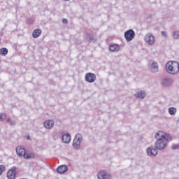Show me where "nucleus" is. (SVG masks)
<instances>
[{"label": "nucleus", "instance_id": "obj_34", "mask_svg": "<svg viewBox=\"0 0 179 179\" xmlns=\"http://www.w3.org/2000/svg\"><path fill=\"white\" fill-rule=\"evenodd\" d=\"M0 44H1V39H0Z\"/></svg>", "mask_w": 179, "mask_h": 179}, {"label": "nucleus", "instance_id": "obj_17", "mask_svg": "<svg viewBox=\"0 0 179 179\" xmlns=\"http://www.w3.org/2000/svg\"><path fill=\"white\" fill-rule=\"evenodd\" d=\"M150 71L154 73L159 71V65L157 64V62H153L151 64Z\"/></svg>", "mask_w": 179, "mask_h": 179}, {"label": "nucleus", "instance_id": "obj_33", "mask_svg": "<svg viewBox=\"0 0 179 179\" xmlns=\"http://www.w3.org/2000/svg\"><path fill=\"white\" fill-rule=\"evenodd\" d=\"M64 1H71V0H64Z\"/></svg>", "mask_w": 179, "mask_h": 179}, {"label": "nucleus", "instance_id": "obj_27", "mask_svg": "<svg viewBox=\"0 0 179 179\" xmlns=\"http://www.w3.org/2000/svg\"><path fill=\"white\" fill-rule=\"evenodd\" d=\"M6 118V114L4 113H0V121H4Z\"/></svg>", "mask_w": 179, "mask_h": 179}, {"label": "nucleus", "instance_id": "obj_4", "mask_svg": "<svg viewBox=\"0 0 179 179\" xmlns=\"http://www.w3.org/2000/svg\"><path fill=\"white\" fill-rule=\"evenodd\" d=\"M170 134H163L162 131H159L155 134V138L157 141H159V139L162 141L164 139L165 141H169L170 139Z\"/></svg>", "mask_w": 179, "mask_h": 179}, {"label": "nucleus", "instance_id": "obj_7", "mask_svg": "<svg viewBox=\"0 0 179 179\" xmlns=\"http://www.w3.org/2000/svg\"><path fill=\"white\" fill-rule=\"evenodd\" d=\"M172 62L173 61H169L166 64V72H168V73H170L171 75H176L174 72V66L173 64H171Z\"/></svg>", "mask_w": 179, "mask_h": 179}, {"label": "nucleus", "instance_id": "obj_22", "mask_svg": "<svg viewBox=\"0 0 179 179\" xmlns=\"http://www.w3.org/2000/svg\"><path fill=\"white\" fill-rule=\"evenodd\" d=\"M87 38H88L89 43H96V38L93 34H87Z\"/></svg>", "mask_w": 179, "mask_h": 179}, {"label": "nucleus", "instance_id": "obj_32", "mask_svg": "<svg viewBox=\"0 0 179 179\" xmlns=\"http://www.w3.org/2000/svg\"><path fill=\"white\" fill-rule=\"evenodd\" d=\"M27 139H30V136H27Z\"/></svg>", "mask_w": 179, "mask_h": 179}, {"label": "nucleus", "instance_id": "obj_16", "mask_svg": "<svg viewBox=\"0 0 179 179\" xmlns=\"http://www.w3.org/2000/svg\"><path fill=\"white\" fill-rule=\"evenodd\" d=\"M109 50L111 51V52H117V51L120 50V45L117 43H112L109 46Z\"/></svg>", "mask_w": 179, "mask_h": 179}, {"label": "nucleus", "instance_id": "obj_21", "mask_svg": "<svg viewBox=\"0 0 179 179\" xmlns=\"http://www.w3.org/2000/svg\"><path fill=\"white\" fill-rule=\"evenodd\" d=\"M23 157L29 160L30 159H34L36 156L33 154V152L27 153V152H25Z\"/></svg>", "mask_w": 179, "mask_h": 179}, {"label": "nucleus", "instance_id": "obj_3", "mask_svg": "<svg viewBox=\"0 0 179 179\" xmlns=\"http://www.w3.org/2000/svg\"><path fill=\"white\" fill-rule=\"evenodd\" d=\"M124 38L127 41H132L135 38V31L130 29L124 32Z\"/></svg>", "mask_w": 179, "mask_h": 179}, {"label": "nucleus", "instance_id": "obj_12", "mask_svg": "<svg viewBox=\"0 0 179 179\" xmlns=\"http://www.w3.org/2000/svg\"><path fill=\"white\" fill-rule=\"evenodd\" d=\"M173 84V80L170 78H164L162 79V85L165 87L170 86Z\"/></svg>", "mask_w": 179, "mask_h": 179}, {"label": "nucleus", "instance_id": "obj_29", "mask_svg": "<svg viewBox=\"0 0 179 179\" xmlns=\"http://www.w3.org/2000/svg\"><path fill=\"white\" fill-rule=\"evenodd\" d=\"M171 149L173 150H176L177 149H179V144H173L172 146H171Z\"/></svg>", "mask_w": 179, "mask_h": 179}, {"label": "nucleus", "instance_id": "obj_6", "mask_svg": "<svg viewBox=\"0 0 179 179\" xmlns=\"http://www.w3.org/2000/svg\"><path fill=\"white\" fill-rule=\"evenodd\" d=\"M85 81L87 82L88 83H94V82H96V74L93 73H87L85 74Z\"/></svg>", "mask_w": 179, "mask_h": 179}, {"label": "nucleus", "instance_id": "obj_11", "mask_svg": "<svg viewBox=\"0 0 179 179\" xmlns=\"http://www.w3.org/2000/svg\"><path fill=\"white\" fill-rule=\"evenodd\" d=\"M157 150L156 149V147H149L147 148V154L148 156H157Z\"/></svg>", "mask_w": 179, "mask_h": 179}, {"label": "nucleus", "instance_id": "obj_15", "mask_svg": "<svg viewBox=\"0 0 179 179\" xmlns=\"http://www.w3.org/2000/svg\"><path fill=\"white\" fill-rule=\"evenodd\" d=\"M62 139L64 143H69L72 138L71 137V134H69V133H66L65 134H62Z\"/></svg>", "mask_w": 179, "mask_h": 179}, {"label": "nucleus", "instance_id": "obj_30", "mask_svg": "<svg viewBox=\"0 0 179 179\" xmlns=\"http://www.w3.org/2000/svg\"><path fill=\"white\" fill-rule=\"evenodd\" d=\"M161 34L163 37H165V38H167V33L164 31H161Z\"/></svg>", "mask_w": 179, "mask_h": 179}, {"label": "nucleus", "instance_id": "obj_20", "mask_svg": "<svg viewBox=\"0 0 179 179\" xmlns=\"http://www.w3.org/2000/svg\"><path fill=\"white\" fill-rule=\"evenodd\" d=\"M16 152H17V155H18V156L24 157V154L26 153V149L17 147L16 148Z\"/></svg>", "mask_w": 179, "mask_h": 179}, {"label": "nucleus", "instance_id": "obj_25", "mask_svg": "<svg viewBox=\"0 0 179 179\" xmlns=\"http://www.w3.org/2000/svg\"><path fill=\"white\" fill-rule=\"evenodd\" d=\"M6 122H8L11 127L16 125V121L12 120V119L10 117H8L6 120Z\"/></svg>", "mask_w": 179, "mask_h": 179}, {"label": "nucleus", "instance_id": "obj_31", "mask_svg": "<svg viewBox=\"0 0 179 179\" xmlns=\"http://www.w3.org/2000/svg\"><path fill=\"white\" fill-rule=\"evenodd\" d=\"M62 23H63L64 24H68V20L66 19V18H63V19H62Z\"/></svg>", "mask_w": 179, "mask_h": 179}, {"label": "nucleus", "instance_id": "obj_26", "mask_svg": "<svg viewBox=\"0 0 179 179\" xmlns=\"http://www.w3.org/2000/svg\"><path fill=\"white\" fill-rule=\"evenodd\" d=\"M173 37L175 40H179V31H176L173 33Z\"/></svg>", "mask_w": 179, "mask_h": 179}, {"label": "nucleus", "instance_id": "obj_2", "mask_svg": "<svg viewBox=\"0 0 179 179\" xmlns=\"http://www.w3.org/2000/svg\"><path fill=\"white\" fill-rule=\"evenodd\" d=\"M83 141V136L80 134H77L73 141V146L74 149L79 150L80 148V143Z\"/></svg>", "mask_w": 179, "mask_h": 179}, {"label": "nucleus", "instance_id": "obj_23", "mask_svg": "<svg viewBox=\"0 0 179 179\" xmlns=\"http://www.w3.org/2000/svg\"><path fill=\"white\" fill-rule=\"evenodd\" d=\"M8 48H2L0 49V55H2L3 57H6V55H8Z\"/></svg>", "mask_w": 179, "mask_h": 179}, {"label": "nucleus", "instance_id": "obj_5", "mask_svg": "<svg viewBox=\"0 0 179 179\" xmlns=\"http://www.w3.org/2000/svg\"><path fill=\"white\" fill-rule=\"evenodd\" d=\"M16 170H17V167L13 166L10 170L8 171L6 176L8 179H15L16 178Z\"/></svg>", "mask_w": 179, "mask_h": 179}, {"label": "nucleus", "instance_id": "obj_24", "mask_svg": "<svg viewBox=\"0 0 179 179\" xmlns=\"http://www.w3.org/2000/svg\"><path fill=\"white\" fill-rule=\"evenodd\" d=\"M169 113L170 115H176V113H177V109L174 107H171L169 108Z\"/></svg>", "mask_w": 179, "mask_h": 179}, {"label": "nucleus", "instance_id": "obj_10", "mask_svg": "<svg viewBox=\"0 0 179 179\" xmlns=\"http://www.w3.org/2000/svg\"><path fill=\"white\" fill-rule=\"evenodd\" d=\"M68 166L66 165H60L57 169V173L58 174H65L68 171Z\"/></svg>", "mask_w": 179, "mask_h": 179}, {"label": "nucleus", "instance_id": "obj_19", "mask_svg": "<svg viewBox=\"0 0 179 179\" xmlns=\"http://www.w3.org/2000/svg\"><path fill=\"white\" fill-rule=\"evenodd\" d=\"M41 36V30L40 29H34L32 32L33 38H38Z\"/></svg>", "mask_w": 179, "mask_h": 179}, {"label": "nucleus", "instance_id": "obj_8", "mask_svg": "<svg viewBox=\"0 0 179 179\" xmlns=\"http://www.w3.org/2000/svg\"><path fill=\"white\" fill-rule=\"evenodd\" d=\"M98 179H111V175L106 171H101L97 174Z\"/></svg>", "mask_w": 179, "mask_h": 179}, {"label": "nucleus", "instance_id": "obj_28", "mask_svg": "<svg viewBox=\"0 0 179 179\" xmlns=\"http://www.w3.org/2000/svg\"><path fill=\"white\" fill-rule=\"evenodd\" d=\"M6 170V167L4 165H0V176H1L2 172Z\"/></svg>", "mask_w": 179, "mask_h": 179}, {"label": "nucleus", "instance_id": "obj_9", "mask_svg": "<svg viewBox=\"0 0 179 179\" xmlns=\"http://www.w3.org/2000/svg\"><path fill=\"white\" fill-rule=\"evenodd\" d=\"M145 41L148 43L150 45H153L155 44V36L151 34H147L145 36Z\"/></svg>", "mask_w": 179, "mask_h": 179}, {"label": "nucleus", "instance_id": "obj_14", "mask_svg": "<svg viewBox=\"0 0 179 179\" xmlns=\"http://www.w3.org/2000/svg\"><path fill=\"white\" fill-rule=\"evenodd\" d=\"M54 124H55L54 121L51 120H46L43 122V125L45 128H46L47 129H51V128L54 127Z\"/></svg>", "mask_w": 179, "mask_h": 179}, {"label": "nucleus", "instance_id": "obj_1", "mask_svg": "<svg viewBox=\"0 0 179 179\" xmlns=\"http://www.w3.org/2000/svg\"><path fill=\"white\" fill-rule=\"evenodd\" d=\"M172 141L171 136L169 137L168 140H161L157 141L155 143V148L157 150H163L167 146V143Z\"/></svg>", "mask_w": 179, "mask_h": 179}, {"label": "nucleus", "instance_id": "obj_13", "mask_svg": "<svg viewBox=\"0 0 179 179\" xmlns=\"http://www.w3.org/2000/svg\"><path fill=\"white\" fill-rule=\"evenodd\" d=\"M135 96L136 97V99H140L141 100H143V99L146 97V92L145 90L138 91L135 94Z\"/></svg>", "mask_w": 179, "mask_h": 179}, {"label": "nucleus", "instance_id": "obj_18", "mask_svg": "<svg viewBox=\"0 0 179 179\" xmlns=\"http://www.w3.org/2000/svg\"><path fill=\"white\" fill-rule=\"evenodd\" d=\"M171 65H173V71L175 75H177L179 72V62L176 61H172Z\"/></svg>", "mask_w": 179, "mask_h": 179}]
</instances>
